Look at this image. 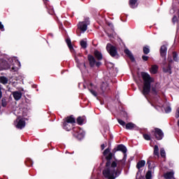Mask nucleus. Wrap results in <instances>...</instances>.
Returning <instances> with one entry per match:
<instances>
[{
	"label": "nucleus",
	"instance_id": "obj_28",
	"mask_svg": "<svg viewBox=\"0 0 179 179\" xmlns=\"http://www.w3.org/2000/svg\"><path fill=\"white\" fill-rule=\"evenodd\" d=\"M172 54H173V61L175 62H178V54H177V52L173 51Z\"/></svg>",
	"mask_w": 179,
	"mask_h": 179
},
{
	"label": "nucleus",
	"instance_id": "obj_43",
	"mask_svg": "<svg viewBox=\"0 0 179 179\" xmlns=\"http://www.w3.org/2000/svg\"><path fill=\"white\" fill-rule=\"evenodd\" d=\"M165 113H171V108L170 106H167L165 108Z\"/></svg>",
	"mask_w": 179,
	"mask_h": 179
},
{
	"label": "nucleus",
	"instance_id": "obj_3",
	"mask_svg": "<svg viewBox=\"0 0 179 179\" xmlns=\"http://www.w3.org/2000/svg\"><path fill=\"white\" fill-rule=\"evenodd\" d=\"M90 24V19L89 17L85 18L84 21L79 22L77 24V30L76 33L78 36H80L79 31H82V33H85L87 30V26Z\"/></svg>",
	"mask_w": 179,
	"mask_h": 179
},
{
	"label": "nucleus",
	"instance_id": "obj_44",
	"mask_svg": "<svg viewBox=\"0 0 179 179\" xmlns=\"http://www.w3.org/2000/svg\"><path fill=\"white\" fill-rule=\"evenodd\" d=\"M142 59H143V61L146 62V61H148L149 59V56L143 55L142 56Z\"/></svg>",
	"mask_w": 179,
	"mask_h": 179
},
{
	"label": "nucleus",
	"instance_id": "obj_37",
	"mask_svg": "<svg viewBox=\"0 0 179 179\" xmlns=\"http://www.w3.org/2000/svg\"><path fill=\"white\" fill-rule=\"evenodd\" d=\"M160 155L162 157H166V151L164 150V148H162L160 150Z\"/></svg>",
	"mask_w": 179,
	"mask_h": 179
},
{
	"label": "nucleus",
	"instance_id": "obj_16",
	"mask_svg": "<svg viewBox=\"0 0 179 179\" xmlns=\"http://www.w3.org/2000/svg\"><path fill=\"white\" fill-rule=\"evenodd\" d=\"M136 128V124L133 122H129L126 124L125 129L129 131H134Z\"/></svg>",
	"mask_w": 179,
	"mask_h": 179
},
{
	"label": "nucleus",
	"instance_id": "obj_50",
	"mask_svg": "<svg viewBox=\"0 0 179 179\" xmlns=\"http://www.w3.org/2000/svg\"><path fill=\"white\" fill-rule=\"evenodd\" d=\"M132 160H134V157H131L129 159V162L131 163V162H132Z\"/></svg>",
	"mask_w": 179,
	"mask_h": 179
},
{
	"label": "nucleus",
	"instance_id": "obj_24",
	"mask_svg": "<svg viewBox=\"0 0 179 179\" xmlns=\"http://www.w3.org/2000/svg\"><path fill=\"white\" fill-rule=\"evenodd\" d=\"M154 156H157V157H159L160 154H159V145H155L154 146V152H153Z\"/></svg>",
	"mask_w": 179,
	"mask_h": 179
},
{
	"label": "nucleus",
	"instance_id": "obj_9",
	"mask_svg": "<svg viewBox=\"0 0 179 179\" xmlns=\"http://www.w3.org/2000/svg\"><path fill=\"white\" fill-rule=\"evenodd\" d=\"M159 53L162 58H166V55H167V46H166V45L161 46Z\"/></svg>",
	"mask_w": 179,
	"mask_h": 179
},
{
	"label": "nucleus",
	"instance_id": "obj_23",
	"mask_svg": "<svg viewBox=\"0 0 179 179\" xmlns=\"http://www.w3.org/2000/svg\"><path fill=\"white\" fill-rule=\"evenodd\" d=\"M157 71H159V66L157 65H152L151 66V73H152L153 75H156V73H157Z\"/></svg>",
	"mask_w": 179,
	"mask_h": 179
},
{
	"label": "nucleus",
	"instance_id": "obj_36",
	"mask_svg": "<svg viewBox=\"0 0 179 179\" xmlns=\"http://www.w3.org/2000/svg\"><path fill=\"white\" fill-rule=\"evenodd\" d=\"M151 90H152V94H154L155 96H157V90H156V87H152L151 88Z\"/></svg>",
	"mask_w": 179,
	"mask_h": 179
},
{
	"label": "nucleus",
	"instance_id": "obj_56",
	"mask_svg": "<svg viewBox=\"0 0 179 179\" xmlns=\"http://www.w3.org/2000/svg\"><path fill=\"white\" fill-rule=\"evenodd\" d=\"M0 111H1V106H0Z\"/></svg>",
	"mask_w": 179,
	"mask_h": 179
},
{
	"label": "nucleus",
	"instance_id": "obj_25",
	"mask_svg": "<svg viewBox=\"0 0 179 179\" xmlns=\"http://www.w3.org/2000/svg\"><path fill=\"white\" fill-rule=\"evenodd\" d=\"M80 45H81V48H83V50H86V48H87V42H86V41H80Z\"/></svg>",
	"mask_w": 179,
	"mask_h": 179
},
{
	"label": "nucleus",
	"instance_id": "obj_42",
	"mask_svg": "<svg viewBox=\"0 0 179 179\" xmlns=\"http://www.w3.org/2000/svg\"><path fill=\"white\" fill-rule=\"evenodd\" d=\"M66 44H67L68 46H69V45H71L72 44V42L71 41V38H67L66 39Z\"/></svg>",
	"mask_w": 179,
	"mask_h": 179
},
{
	"label": "nucleus",
	"instance_id": "obj_39",
	"mask_svg": "<svg viewBox=\"0 0 179 179\" xmlns=\"http://www.w3.org/2000/svg\"><path fill=\"white\" fill-rule=\"evenodd\" d=\"M178 21V18H177L176 15H174L172 18V23H173V24H176V22Z\"/></svg>",
	"mask_w": 179,
	"mask_h": 179
},
{
	"label": "nucleus",
	"instance_id": "obj_31",
	"mask_svg": "<svg viewBox=\"0 0 179 179\" xmlns=\"http://www.w3.org/2000/svg\"><path fill=\"white\" fill-rule=\"evenodd\" d=\"M88 90L90 92L91 94L94 95V97H97V92L90 88V87H88Z\"/></svg>",
	"mask_w": 179,
	"mask_h": 179
},
{
	"label": "nucleus",
	"instance_id": "obj_38",
	"mask_svg": "<svg viewBox=\"0 0 179 179\" xmlns=\"http://www.w3.org/2000/svg\"><path fill=\"white\" fill-rule=\"evenodd\" d=\"M110 148H106L104 151H103V156H107V155H110Z\"/></svg>",
	"mask_w": 179,
	"mask_h": 179
},
{
	"label": "nucleus",
	"instance_id": "obj_40",
	"mask_svg": "<svg viewBox=\"0 0 179 179\" xmlns=\"http://www.w3.org/2000/svg\"><path fill=\"white\" fill-rule=\"evenodd\" d=\"M172 64H173V59H171V57H168V65L171 66Z\"/></svg>",
	"mask_w": 179,
	"mask_h": 179
},
{
	"label": "nucleus",
	"instance_id": "obj_12",
	"mask_svg": "<svg viewBox=\"0 0 179 179\" xmlns=\"http://www.w3.org/2000/svg\"><path fill=\"white\" fill-rule=\"evenodd\" d=\"M25 127L26 121H24V120L23 119H20L16 125V128H17L18 129H23V128H24Z\"/></svg>",
	"mask_w": 179,
	"mask_h": 179
},
{
	"label": "nucleus",
	"instance_id": "obj_8",
	"mask_svg": "<svg viewBox=\"0 0 179 179\" xmlns=\"http://www.w3.org/2000/svg\"><path fill=\"white\" fill-rule=\"evenodd\" d=\"M117 152H122L123 154H125L127 152V147H125V145L123 144H119L117 145V148H115L113 150V154L117 153Z\"/></svg>",
	"mask_w": 179,
	"mask_h": 179
},
{
	"label": "nucleus",
	"instance_id": "obj_53",
	"mask_svg": "<svg viewBox=\"0 0 179 179\" xmlns=\"http://www.w3.org/2000/svg\"><path fill=\"white\" fill-rule=\"evenodd\" d=\"M48 36H50V37H53L54 36V35L52 34H49Z\"/></svg>",
	"mask_w": 179,
	"mask_h": 179
},
{
	"label": "nucleus",
	"instance_id": "obj_29",
	"mask_svg": "<svg viewBox=\"0 0 179 179\" xmlns=\"http://www.w3.org/2000/svg\"><path fill=\"white\" fill-rule=\"evenodd\" d=\"M25 164L27 166V167H31V166H33V161H31L30 159H27L25 161Z\"/></svg>",
	"mask_w": 179,
	"mask_h": 179
},
{
	"label": "nucleus",
	"instance_id": "obj_49",
	"mask_svg": "<svg viewBox=\"0 0 179 179\" xmlns=\"http://www.w3.org/2000/svg\"><path fill=\"white\" fill-rule=\"evenodd\" d=\"M123 160H127V153L124 154Z\"/></svg>",
	"mask_w": 179,
	"mask_h": 179
},
{
	"label": "nucleus",
	"instance_id": "obj_13",
	"mask_svg": "<svg viewBox=\"0 0 179 179\" xmlns=\"http://www.w3.org/2000/svg\"><path fill=\"white\" fill-rule=\"evenodd\" d=\"M124 54L127 55V57L129 58L131 62H135V57H134V55H132V52H131V51L129 49L124 50Z\"/></svg>",
	"mask_w": 179,
	"mask_h": 179
},
{
	"label": "nucleus",
	"instance_id": "obj_35",
	"mask_svg": "<svg viewBox=\"0 0 179 179\" xmlns=\"http://www.w3.org/2000/svg\"><path fill=\"white\" fill-rule=\"evenodd\" d=\"M141 173V171H138L137 172L136 178V179H145V176H142V175H141V176H139V173Z\"/></svg>",
	"mask_w": 179,
	"mask_h": 179
},
{
	"label": "nucleus",
	"instance_id": "obj_10",
	"mask_svg": "<svg viewBox=\"0 0 179 179\" xmlns=\"http://www.w3.org/2000/svg\"><path fill=\"white\" fill-rule=\"evenodd\" d=\"M101 90L102 93H107L108 90H110V87H108V83L106 82H103L101 85Z\"/></svg>",
	"mask_w": 179,
	"mask_h": 179
},
{
	"label": "nucleus",
	"instance_id": "obj_34",
	"mask_svg": "<svg viewBox=\"0 0 179 179\" xmlns=\"http://www.w3.org/2000/svg\"><path fill=\"white\" fill-rule=\"evenodd\" d=\"M145 179H152V171H148L145 174Z\"/></svg>",
	"mask_w": 179,
	"mask_h": 179
},
{
	"label": "nucleus",
	"instance_id": "obj_54",
	"mask_svg": "<svg viewBox=\"0 0 179 179\" xmlns=\"http://www.w3.org/2000/svg\"><path fill=\"white\" fill-rule=\"evenodd\" d=\"M2 99V92H0V99Z\"/></svg>",
	"mask_w": 179,
	"mask_h": 179
},
{
	"label": "nucleus",
	"instance_id": "obj_41",
	"mask_svg": "<svg viewBox=\"0 0 179 179\" xmlns=\"http://www.w3.org/2000/svg\"><path fill=\"white\" fill-rule=\"evenodd\" d=\"M152 162L150 161V159H148L147 161V166L148 167V169H152Z\"/></svg>",
	"mask_w": 179,
	"mask_h": 179
},
{
	"label": "nucleus",
	"instance_id": "obj_48",
	"mask_svg": "<svg viewBox=\"0 0 179 179\" xmlns=\"http://www.w3.org/2000/svg\"><path fill=\"white\" fill-rule=\"evenodd\" d=\"M104 148H106V145L104 144L101 145V150H104Z\"/></svg>",
	"mask_w": 179,
	"mask_h": 179
},
{
	"label": "nucleus",
	"instance_id": "obj_5",
	"mask_svg": "<svg viewBox=\"0 0 179 179\" xmlns=\"http://www.w3.org/2000/svg\"><path fill=\"white\" fill-rule=\"evenodd\" d=\"M153 136H155V139L157 141H162L163 138H164V133H163V131L161 129H159L157 127L155 128L154 130L151 131Z\"/></svg>",
	"mask_w": 179,
	"mask_h": 179
},
{
	"label": "nucleus",
	"instance_id": "obj_20",
	"mask_svg": "<svg viewBox=\"0 0 179 179\" xmlns=\"http://www.w3.org/2000/svg\"><path fill=\"white\" fill-rule=\"evenodd\" d=\"M164 177L166 179L174 178V172L173 171L166 172V173H164Z\"/></svg>",
	"mask_w": 179,
	"mask_h": 179
},
{
	"label": "nucleus",
	"instance_id": "obj_11",
	"mask_svg": "<svg viewBox=\"0 0 179 179\" xmlns=\"http://www.w3.org/2000/svg\"><path fill=\"white\" fill-rule=\"evenodd\" d=\"M66 122H68L69 124H71V125L73 124H76V119H75V117H73V115H71L70 116H68L66 117V120H64Z\"/></svg>",
	"mask_w": 179,
	"mask_h": 179
},
{
	"label": "nucleus",
	"instance_id": "obj_22",
	"mask_svg": "<svg viewBox=\"0 0 179 179\" xmlns=\"http://www.w3.org/2000/svg\"><path fill=\"white\" fill-rule=\"evenodd\" d=\"M70 123H68L66 122H63V128L64 129H65L66 131H71V129H72V125L69 124Z\"/></svg>",
	"mask_w": 179,
	"mask_h": 179
},
{
	"label": "nucleus",
	"instance_id": "obj_30",
	"mask_svg": "<svg viewBox=\"0 0 179 179\" xmlns=\"http://www.w3.org/2000/svg\"><path fill=\"white\" fill-rule=\"evenodd\" d=\"M1 106L5 108L8 106V101H6V98H2L1 99Z\"/></svg>",
	"mask_w": 179,
	"mask_h": 179
},
{
	"label": "nucleus",
	"instance_id": "obj_15",
	"mask_svg": "<svg viewBox=\"0 0 179 179\" xmlns=\"http://www.w3.org/2000/svg\"><path fill=\"white\" fill-rule=\"evenodd\" d=\"M13 96L16 101L20 100L22 99V92L19 91H15L13 92Z\"/></svg>",
	"mask_w": 179,
	"mask_h": 179
},
{
	"label": "nucleus",
	"instance_id": "obj_19",
	"mask_svg": "<svg viewBox=\"0 0 179 179\" xmlns=\"http://www.w3.org/2000/svg\"><path fill=\"white\" fill-rule=\"evenodd\" d=\"M145 164H146V162L145 160H141L137 163L136 169H138V170H141L142 167H145Z\"/></svg>",
	"mask_w": 179,
	"mask_h": 179
},
{
	"label": "nucleus",
	"instance_id": "obj_32",
	"mask_svg": "<svg viewBox=\"0 0 179 179\" xmlns=\"http://www.w3.org/2000/svg\"><path fill=\"white\" fill-rule=\"evenodd\" d=\"M117 122H119L120 125H122V127H123V128H125L127 123H125V122L121 119H117Z\"/></svg>",
	"mask_w": 179,
	"mask_h": 179
},
{
	"label": "nucleus",
	"instance_id": "obj_18",
	"mask_svg": "<svg viewBox=\"0 0 179 179\" xmlns=\"http://www.w3.org/2000/svg\"><path fill=\"white\" fill-rule=\"evenodd\" d=\"M94 55L98 61H101V59H103V55L100 52V51L97 50H94Z\"/></svg>",
	"mask_w": 179,
	"mask_h": 179
},
{
	"label": "nucleus",
	"instance_id": "obj_6",
	"mask_svg": "<svg viewBox=\"0 0 179 179\" xmlns=\"http://www.w3.org/2000/svg\"><path fill=\"white\" fill-rule=\"evenodd\" d=\"M106 50L110 54V57H113V58L118 57V52L117 51V48L111 45V43L107 44Z\"/></svg>",
	"mask_w": 179,
	"mask_h": 179
},
{
	"label": "nucleus",
	"instance_id": "obj_51",
	"mask_svg": "<svg viewBox=\"0 0 179 179\" xmlns=\"http://www.w3.org/2000/svg\"><path fill=\"white\" fill-rule=\"evenodd\" d=\"M11 69H12V71H13L14 72H16V67L13 66V67L11 68Z\"/></svg>",
	"mask_w": 179,
	"mask_h": 179
},
{
	"label": "nucleus",
	"instance_id": "obj_47",
	"mask_svg": "<svg viewBox=\"0 0 179 179\" xmlns=\"http://www.w3.org/2000/svg\"><path fill=\"white\" fill-rule=\"evenodd\" d=\"M68 47H69L70 51H72V50H73V46H72V44L71 45H69Z\"/></svg>",
	"mask_w": 179,
	"mask_h": 179
},
{
	"label": "nucleus",
	"instance_id": "obj_21",
	"mask_svg": "<svg viewBox=\"0 0 179 179\" xmlns=\"http://www.w3.org/2000/svg\"><path fill=\"white\" fill-rule=\"evenodd\" d=\"M84 121H86V117L85 116H79L77 118V124H78V125H83Z\"/></svg>",
	"mask_w": 179,
	"mask_h": 179
},
{
	"label": "nucleus",
	"instance_id": "obj_26",
	"mask_svg": "<svg viewBox=\"0 0 179 179\" xmlns=\"http://www.w3.org/2000/svg\"><path fill=\"white\" fill-rule=\"evenodd\" d=\"M143 52L145 55H148V54H149V52H150V49L149 48V46H148V45L144 46L143 48Z\"/></svg>",
	"mask_w": 179,
	"mask_h": 179
},
{
	"label": "nucleus",
	"instance_id": "obj_7",
	"mask_svg": "<svg viewBox=\"0 0 179 179\" xmlns=\"http://www.w3.org/2000/svg\"><path fill=\"white\" fill-rule=\"evenodd\" d=\"M73 136H75V138H76L77 139H79L80 141V139H83V137L85 136V134L83 133V131L80 129V127H74L73 128Z\"/></svg>",
	"mask_w": 179,
	"mask_h": 179
},
{
	"label": "nucleus",
	"instance_id": "obj_1",
	"mask_svg": "<svg viewBox=\"0 0 179 179\" xmlns=\"http://www.w3.org/2000/svg\"><path fill=\"white\" fill-rule=\"evenodd\" d=\"M114 152H110L108 155H106V169L103 170L102 174L105 178L108 179H116L117 177H120L121 175V169H120V166H118L116 170L115 167H117V162L113 161L111 163V160L113 159V157L114 156Z\"/></svg>",
	"mask_w": 179,
	"mask_h": 179
},
{
	"label": "nucleus",
	"instance_id": "obj_27",
	"mask_svg": "<svg viewBox=\"0 0 179 179\" xmlns=\"http://www.w3.org/2000/svg\"><path fill=\"white\" fill-rule=\"evenodd\" d=\"M0 83H2L3 85H6V83H8V78L5 76L0 77Z\"/></svg>",
	"mask_w": 179,
	"mask_h": 179
},
{
	"label": "nucleus",
	"instance_id": "obj_45",
	"mask_svg": "<svg viewBox=\"0 0 179 179\" xmlns=\"http://www.w3.org/2000/svg\"><path fill=\"white\" fill-rule=\"evenodd\" d=\"M0 30L1 31H5V28L3 27V24H2L1 22H0Z\"/></svg>",
	"mask_w": 179,
	"mask_h": 179
},
{
	"label": "nucleus",
	"instance_id": "obj_55",
	"mask_svg": "<svg viewBox=\"0 0 179 179\" xmlns=\"http://www.w3.org/2000/svg\"><path fill=\"white\" fill-rule=\"evenodd\" d=\"M0 92H2V91L1 90V88H0Z\"/></svg>",
	"mask_w": 179,
	"mask_h": 179
},
{
	"label": "nucleus",
	"instance_id": "obj_52",
	"mask_svg": "<svg viewBox=\"0 0 179 179\" xmlns=\"http://www.w3.org/2000/svg\"><path fill=\"white\" fill-rule=\"evenodd\" d=\"M93 87V83H90V85L88 86V87H90H90Z\"/></svg>",
	"mask_w": 179,
	"mask_h": 179
},
{
	"label": "nucleus",
	"instance_id": "obj_46",
	"mask_svg": "<svg viewBox=\"0 0 179 179\" xmlns=\"http://www.w3.org/2000/svg\"><path fill=\"white\" fill-rule=\"evenodd\" d=\"M176 118H179V107L176 110Z\"/></svg>",
	"mask_w": 179,
	"mask_h": 179
},
{
	"label": "nucleus",
	"instance_id": "obj_2",
	"mask_svg": "<svg viewBox=\"0 0 179 179\" xmlns=\"http://www.w3.org/2000/svg\"><path fill=\"white\" fill-rule=\"evenodd\" d=\"M141 78L143 80V90L141 91L142 94L146 97L150 93V89H152V83L155 82L153 78L150 77V75L147 72L141 73Z\"/></svg>",
	"mask_w": 179,
	"mask_h": 179
},
{
	"label": "nucleus",
	"instance_id": "obj_14",
	"mask_svg": "<svg viewBox=\"0 0 179 179\" xmlns=\"http://www.w3.org/2000/svg\"><path fill=\"white\" fill-rule=\"evenodd\" d=\"M162 71L164 73H169L171 75L173 73V71L171 70V66L166 64L162 68Z\"/></svg>",
	"mask_w": 179,
	"mask_h": 179
},
{
	"label": "nucleus",
	"instance_id": "obj_4",
	"mask_svg": "<svg viewBox=\"0 0 179 179\" xmlns=\"http://www.w3.org/2000/svg\"><path fill=\"white\" fill-rule=\"evenodd\" d=\"M87 59L90 68H94V66H96V68H100V66H101V62L96 61V58H94L93 55H88Z\"/></svg>",
	"mask_w": 179,
	"mask_h": 179
},
{
	"label": "nucleus",
	"instance_id": "obj_33",
	"mask_svg": "<svg viewBox=\"0 0 179 179\" xmlns=\"http://www.w3.org/2000/svg\"><path fill=\"white\" fill-rule=\"evenodd\" d=\"M143 137L145 141H151L152 138L150 137V135L148 134H143Z\"/></svg>",
	"mask_w": 179,
	"mask_h": 179
},
{
	"label": "nucleus",
	"instance_id": "obj_17",
	"mask_svg": "<svg viewBox=\"0 0 179 179\" xmlns=\"http://www.w3.org/2000/svg\"><path fill=\"white\" fill-rule=\"evenodd\" d=\"M129 6L131 9H135V8H138V0H129Z\"/></svg>",
	"mask_w": 179,
	"mask_h": 179
}]
</instances>
